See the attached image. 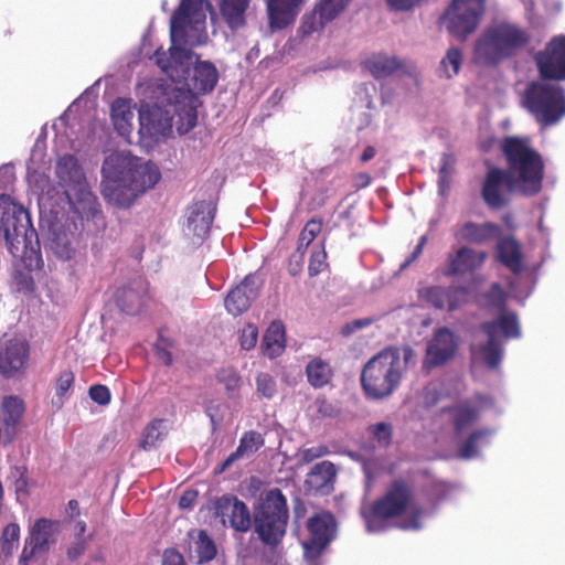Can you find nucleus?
I'll return each instance as SVG.
<instances>
[{"mask_svg": "<svg viewBox=\"0 0 565 565\" xmlns=\"http://www.w3.org/2000/svg\"><path fill=\"white\" fill-rule=\"evenodd\" d=\"M490 307L499 310L505 309L507 294L499 282H493L490 289L482 295Z\"/></svg>", "mask_w": 565, "mask_h": 565, "instance_id": "obj_52", "label": "nucleus"}, {"mask_svg": "<svg viewBox=\"0 0 565 565\" xmlns=\"http://www.w3.org/2000/svg\"><path fill=\"white\" fill-rule=\"evenodd\" d=\"M162 565H186L180 552L174 548H168L163 553Z\"/></svg>", "mask_w": 565, "mask_h": 565, "instance_id": "obj_62", "label": "nucleus"}, {"mask_svg": "<svg viewBox=\"0 0 565 565\" xmlns=\"http://www.w3.org/2000/svg\"><path fill=\"white\" fill-rule=\"evenodd\" d=\"M486 0H452L443 15V22L448 32L460 41L478 28L484 12Z\"/></svg>", "mask_w": 565, "mask_h": 565, "instance_id": "obj_10", "label": "nucleus"}, {"mask_svg": "<svg viewBox=\"0 0 565 565\" xmlns=\"http://www.w3.org/2000/svg\"><path fill=\"white\" fill-rule=\"evenodd\" d=\"M495 258L511 273L518 275L523 270V256L520 243L512 236L497 238Z\"/></svg>", "mask_w": 565, "mask_h": 565, "instance_id": "obj_28", "label": "nucleus"}, {"mask_svg": "<svg viewBox=\"0 0 565 565\" xmlns=\"http://www.w3.org/2000/svg\"><path fill=\"white\" fill-rule=\"evenodd\" d=\"M75 375L70 369L62 371L55 382L56 396L63 398L74 385Z\"/></svg>", "mask_w": 565, "mask_h": 565, "instance_id": "obj_55", "label": "nucleus"}, {"mask_svg": "<svg viewBox=\"0 0 565 565\" xmlns=\"http://www.w3.org/2000/svg\"><path fill=\"white\" fill-rule=\"evenodd\" d=\"M363 65L375 78L387 77L402 67L396 57L383 54L369 57Z\"/></svg>", "mask_w": 565, "mask_h": 565, "instance_id": "obj_36", "label": "nucleus"}, {"mask_svg": "<svg viewBox=\"0 0 565 565\" xmlns=\"http://www.w3.org/2000/svg\"><path fill=\"white\" fill-rule=\"evenodd\" d=\"M469 351L473 363H480L488 370H497L502 362L504 348L499 338L487 337L483 343H471Z\"/></svg>", "mask_w": 565, "mask_h": 565, "instance_id": "obj_26", "label": "nucleus"}, {"mask_svg": "<svg viewBox=\"0 0 565 565\" xmlns=\"http://www.w3.org/2000/svg\"><path fill=\"white\" fill-rule=\"evenodd\" d=\"M198 498V492L195 490H186L183 492V494L180 497L179 505L182 509H189L192 508L195 500Z\"/></svg>", "mask_w": 565, "mask_h": 565, "instance_id": "obj_64", "label": "nucleus"}, {"mask_svg": "<svg viewBox=\"0 0 565 565\" xmlns=\"http://www.w3.org/2000/svg\"><path fill=\"white\" fill-rule=\"evenodd\" d=\"M367 433L377 446L387 448L393 439V426L391 423L380 422L367 427Z\"/></svg>", "mask_w": 565, "mask_h": 565, "instance_id": "obj_45", "label": "nucleus"}, {"mask_svg": "<svg viewBox=\"0 0 565 565\" xmlns=\"http://www.w3.org/2000/svg\"><path fill=\"white\" fill-rule=\"evenodd\" d=\"M533 62L543 81H565V34L553 36L533 56Z\"/></svg>", "mask_w": 565, "mask_h": 565, "instance_id": "obj_13", "label": "nucleus"}, {"mask_svg": "<svg viewBox=\"0 0 565 565\" xmlns=\"http://www.w3.org/2000/svg\"><path fill=\"white\" fill-rule=\"evenodd\" d=\"M175 115L178 117L177 130L180 135H184L195 127L198 121V111L191 98L188 103H183L175 107Z\"/></svg>", "mask_w": 565, "mask_h": 565, "instance_id": "obj_38", "label": "nucleus"}, {"mask_svg": "<svg viewBox=\"0 0 565 565\" xmlns=\"http://www.w3.org/2000/svg\"><path fill=\"white\" fill-rule=\"evenodd\" d=\"M501 151L516 184V193L523 196H535L543 189L545 163L541 153L535 150L529 138L518 136L504 137Z\"/></svg>", "mask_w": 565, "mask_h": 565, "instance_id": "obj_5", "label": "nucleus"}, {"mask_svg": "<svg viewBox=\"0 0 565 565\" xmlns=\"http://www.w3.org/2000/svg\"><path fill=\"white\" fill-rule=\"evenodd\" d=\"M456 163V158L452 153H444L441 157V163L439 168V183L446 184L448 183L449 175L454 171V167Z\"/></svg>", "mask_w": 565, "mask_h": 565, "instance_id": "obj_57", "label": "nucleus"}, {"mask_svg": "<svg viewBox=\"0 0 565 565\" xmlns=\"http://www.w3.org/2000/svg\"><path fill=\"white\" fill-rule=\"evenodd\" d=\"M412 349L405 350L404 358L399 349L386 348L371 358L361 372V386L370 399H383L398 387L406 371Z\"/></svg>", "mask_w": 565, "mask_h": 565, "instance_id": "obj_6", "label": "nucleus"}, {"mask_svg": "<svg viewBox=\"0 0 565 565\" xmlns=\"http://www.w3.org/2000/svg\"><path fill=\"white\" fill-rule=\"evenodd\" d=\"M134 113L129 103L124 98H117L111 104V120L115 129L122 137H128L131 132Z\"/></svg>", "mask_w": 565, "mask_h": 565, "instance_id": "obj_35", "label": "nucleus"}, {"mask_svg": "<svg viewBox=\"0 0 565 565\" xmlns=\"http://www.w3.org/2000/svg\"><path fill=\"white\" fill-rule=\"evenodd\" d=\"M149 300V284L142 278H136L116 291V305L127 315H138Z\"/></svg>", "mask_w": 565, "mask_h": 565, "instance_id": "obj_21", "label": "nucleus"}, {"mask_svg": "<svg viewBox=\"0 0 565 565\" xmlns=\"http://www.w3.org/2000/svg\"><path fill=\"white\" fill-rule=\"evenodd\" d=\"M256 391L265 398H273L277 392L275 379L268 373H259L256 377Z\"/></svg>", "mask_w": 565, "mask_h": 565, "instance_id": "obj_54", "label": "nucleus"}, {"mask_svg": "<svg viewBox=\"0 0 565 565\" xmlns=\"http://www.w3.org/2000/svg\"><path fill=\"white\" fill-rule=\"evenodd\" d=\"M60 532L58 521L46 518L35 520L29 529L18 564L30 565L40 556L47 554L51 545L55 544Z\"/></svg>", "mask_w": 565, "mask_h": 565, "instance_id": "obj_12", "label": "nucleus"}, {"mask_svg": "<svg viewBox=\"0 0 565 565\" xmlns=\"http://www.w3.org/2000/svg\"><path fill=\"white\" fill-rule=\"evenodd\" d=\"M486 258V252H479L469 246H461L447 255L441 274L445 277L470 275L483 265Z\"/></svg>", "mask_w": 565, "mask_h": 565, "instance_id": "obj_16", "label": "nucleus"}, {"mask_svg": "<svg viewBox=\"0 0 565 565\" xmlns=\"http://www.w3.org/2000/svg\"><path fill=\"white\" fill-rule=\"evenodd\" d=\"M86 550V540L85 539H76L75 542L67 548V558L70 561L77 559L81 555L84 554Z\"/></svg>", "mask_w": 565, "mask_h": 565, "instance_id": "obj_63", "label": "nucleus"}, {"mask_svg": "<svg viewBox=\"0 0 565 565\" xmlns=\"http://www.w3.org/2000/svg\"><path fill=\"white\" fill-rule=\"evenodd\" d=\"M140 130H145L149 136L158 138L169 135L172 130L173 117L161 108H153L146 113H140Z\"/></svg>", "mask_w": 565, "mask_h": 565, "instance_id": "obj_30", "label": "nucleus"}, {"mask_svg": "<svg viewBox=\"0 0 565 565\" xmlns=\"http://www.w3.org/2000/svg\"><path fill=\"white\" fill-rule=\"evenodd\" d=\"M249 0H222L220 12L232 30H237L245 24V12Z\"/></svg>", "mask_w": 565, "mask_h": 565, "instance_id": "obj_33", "label": "nucleus"}, {"mask_svg": "<svg viewBox=\"0 0 565 565\" xmlns=\"http://www.w3.org/2000/svg\"><path fill=\"white\" fill-rule=\"evenodd\" d=\"M30 347L24 339H10L0 343V373L4 377H14L25 370Z\"/></svg>", "mask_w": 565, "mask_h": 565, "instance_id": "obj_17", "label": "nucleus"}, {"mask_svg": "<svg viewBox=\"0 0 565 565\" xmlns=\"http://www.w3.org/2000/svg\"><path fill=\"white\" fill-rule=\"evenodd\" d=\"M264 445V438L260 433L256 430H248L243 434L239 439V445L235 451L231 452L230 456L221 463L216 473H223L227 470L233 462L241 459L245 455L256 452Z\"/></svg>", "mask_w": 565, "mask_h": 565, "instance_id": "obj_32", "label": "nucleus"}, {"mask_svg": "<svg viewBox=\"0 0 565 565\" xmlns=\"http://www.w3.org/2000/svg\"><path fill=\"white\" fill-rule=\"evenodd\" d=\"M259 285L254 275H248L244 280L233 288L225 298V308L233 316L245 312L257 298Z\"/></svg>", "mask_w": 565, "mask_h": 565, "instance_id": "obj_23", "label": "nucleus"}, {"mask_svg": "<svg viewBox=\"0 0 565 565\" xmlns=\"http://www.w3.org/2000/svg\"><path fill=\"white\" fill-rule=\"evenodd\" d=\"M501 234L502 228L497 223L468 221L456 231L455 237L458 241L480 245L499 238Z\"/></svg>", "mask_w": 565, "mask_h": 565, "instance_id": "obj_25", "label": "nucleus"}, {"mask_svg": "<svg viewBox=\"0 0 565 565\" xmlns=\"http://www.w3.org/2000/svg\"><path fill=\"white\" fill-rule=\"evenodd\" d=\"M330 452L329 447L326 445L313 446L302 451V460L309 463L318 458L329 455Z\"/></svg>", "mask_w": 565, "mask_h": 565, "instance_id": "obj_59", "label": "nucleus"}, {"mask_svg": "<svg viewBox=\"0 0 565 565\" xmlns=\"http://www.w3.org/2000/svg\"><path fill=\"white\" fill-rule=\"evenodd\" d=\"M489 434L488 430H476L469 435V437L465 440L462 446L459 449V458L461 459H471L478 456L479 450L477 448V441Z\"/></svg>", "mask_w": 565, "mask_h": 565, "instance_id": "obj_50", "label": "nucleus"}, {"mask_svg": "<svg viewBox=\"0 0 565 565\" xmlns=\"http://www.w3.org/2000/svg\"><path fill=\"white\" fill-rule=\"evenodd\" d=\"M215 212L216 206L210 201L193 202L185 212V234L196 238L199 242L205 239L210 234Z\"/></svg>", "mask_w": 565, "mask_h": 565, "instance_id": "obj_18", "label": "nucleus"}, {"mask_svg": "<svg viewBox=\"0 0 565 565\" xmlns=\"http://www.w3.org/2000/svg\"><path fill=\"white\" fill-rule=\"evenodd\" d=\"M322 230V220L312 217L310 218L301 230L298 242H297V248L296 252H299L301 254L306 255L307 248L309 245L317 238V236L320 234Z\"/></svg>", "mask_w": 565, "mask_h": 565, "instance_id": "obj_41", "label": "nucleus"}, {"mask_svg": "<svg viewBox=\"0 0 565 565\" xmlns=\"http://www.w3.org/2000/svg\"><path fill=\"white\" fill-rule=\"evenodd\" d=\"M328 267L327 252L324 247V241L321 243V248L315 250L309 259L308 274L310 277L318 276Z\"/></svg>", "mask_w": 565, "mask_h": 565, "instance_id": "obj_53", "label": "nucleus"}, {"mask_svg": "<svg viewBox=\"0 0 565 565\" xmlns=\"http://www.w3.org/2000/svg\"><path fill=\"white\" fill-rule=\"evenodd\" d=\"M160 178L161 172L154 163L145 162L139 158L138 164L132 168L125 182L118 207H129L138 196L152 189Z\"/></svg>", "mask_w": 565, "mask_h": 565, "instance_id": "obj_14", "label": "nucleus"}, {"mask_svg": "<svg viewBox=\"0 0 565 565\" xmlns=\"http://www.w3.org/2000/svg\"><path fill=\"white\" fill-rule=\"evenodd\" d=\"M217 381L224 385L228 397L233 398L238 395L242 386V377L233 367L221 369L216 374Z\"/></svg>", "mask_w": 565, "mask_h": 565, "instance_id": "obj_44", "label": "nucleus"}, {"mask_svg": "<svg viewBox=\"0 0 565 565\" xmlns=\"http://www.w3.org/2000/svg\"><path fill=\"white\" fill-rule=\"evenodd\" d=\"M20 525L15 522L9 523L3 527L0 537V545L1 553L6 557L12 556L13 553L15 552L20 540Z\"/></svg>", "mask_w": 565, "mask_h": 565, "instance_id": "obj_42", "label": "nucleus"}, {"mask_svg": "<svg viewBox=\"0 0 565 565\" xmlns=\"http://www.w3.org/2000/svg\"><path fill=\"white\" fill-rule=\"evenodd\" d=\"M303 0H268L267 11L270 25L281 29L297 17Z\"/></svg>", "mask_w": 565, "mask_h": 565, "instance_id": "obj_31", "label": "nucleus"}, {"mask_svg": "<svg viewBox=\"0 0 565 565\" xmlns=\"http://www.w3.org/2000/svg\"><path fill=\"white\" fill-rule=\"evenodd\" d=\"M88 395L93 402L100 406H106L110 403L111 394L109 388L103 384L92 385L88 390Z\"/></svg>", "mask_w": 565, "mask_h": 565, "instance_id": "obj_56", "label": "nucleus"}, {"mask_svg": "<svg viewBox=\"0 0 565 565\" xmlns=\"http://www.w3.org/2000/svg\"><path fill=\"white\" fill-rule=\"evenodd\" d=\"M305 254H301L299 252H296L291 254L288 263V273L291 276H297L301 273L303 262H305Z\"/></svg>", "mask_w": 565, "mask_h": 565, "instance_id": "obj_60", "label": "nucleus"}, {"mask_svg": "<svg viewBox=\"0 0 565 565\" xmlns=\"http://www.w3.org/2000/svg\"><path fill=\"white\" fill-rule=\"evenodd\" d=\"M288 520L287 499L281 490L274 488L264 491L254 512L255 531L262 542L277 546L286 533Z\"/></svg>", "mask_w": 565, "mask_h": 565, "instance_id": "obj_8", "label": "nucleus"}, {"mask_svg": "<svg viewBox=\"0 0 565 565\" xmlns=\"http://www.w3.org/2000/svg\"><path fill=\"white\" fill-rule=\"evenodd\" d=\"M446 291H447L446 309L448 311L457 310L467 302L468 290L466 287L449 286V287H446Z\"/></svg>", "mask_w": 565, "mask_h": 565, "instance_id": "obj_51", "label": "nucleus"}, {"mask_svg": "<svg viewBox=\"0 0 565 565\" xmlns=\"http://www.w3.org/2000/svg\"><path fill=\"white\" fill-rule=\"evenodd\" d=\"M351 0H319L310 13L305 14L299 31L302 35H310L322 30L335 19Z\"/></svg>", "mask_w": 565, "mask_h": 565, "instance_id": "obj_19", "label": "nucleus"}, {"mask_svg": "<svg viewBox=\"0 0 565 565\" xmlns=\"http://www.w3.org/2000/svg\"><path fill=\"white\" fill-rule=\"evenodd\" d=\"M51 249L63 260H70L75 254V248L65 234H55L51 241Z\"/></svg>", "mask_w": 565, "mask_h": 565, "instance_id": "obj_49", "label": "nucleus"}, {"mask_svg": "<svg viewBox=\"0 0 565 565\" xmlns=\"http://www.w3.org/2000/svg\"><path fill=\"white\" fill-rule=\"evenodd\" d=\"M419 297L436 309H439V310L446 309V305H447L446 287L430 286V287L423 288L419 291Z\"/></svg>", "mask_w": 565, "mask_h": 565, "instance_id": "obj_47", "label": "nucleus"}, {"mask_svg": "<svg viewBox=\"0 0 565 565\" xmlns=\"http://www.w3.org/2000/svg\"><path fill=\"white\" fill-rule=\"evenodd\" d=\"M516 192V184L511 173L498 166H488L480 184V196L491 211L509 206L511 193Z\"/></svg>", "mask_w": 565, "mask_h": 565, "instance_id": "obj_11", "label": "nucleus"}, {"mask_svg": "<svg viewBox=\"0 0 565 565\" xmlns=\"http://www.w3.org/2000/svg\"><path fill=\"white\" fill-rule=\"evenodd\" d=\"M138 157L128 151H114L109 153L102 167V194L104 199L116 206L119 205L125 182L131 170L138 164Z\"/></svg>", "mask_w": 565, "mask_h": 565, "instance_id": "obj_9", "label": "nucleus"}, {"mask_svg": "<svg viewBox=\"0 0 565 565\" xmlns=\"http://www.w3.org/2000/svg\"><path fill=\"white\" fill-rule=\"evenodd\" d=\"M478 418V409L468 405H460L456 408L454 428L456 433L463 431Z\"/></svg>", "mask_w": 565, "mask_h": 565, "instance_id": "obj_48", "label": "nucleus"}, {"mask_svg": "<svg viewBox=\"0 0 565 565\" xmlns=\"http://www.w3.org/2000/svg\"><path fill=\"white\" fill-rule=\"evenodd\" d=\"M335 527V519L330 512H321L309 518L307 522L309 539L303 542L305 557L311 561L317 559L333 540Z\"/></svg>", "mask_w": 565, "mask_h": 565, "instance_id": "obj_15", "label": "nucleus"}, {"mask_svg": "<svg viewBox=\"0 0 565 565\" xmlns=\"http://www.w3.org/2000/svg\"><path fill=\"white\" fill-rule=\"evenodd\" d=\"M532 42L525 28L511 21L489 24L478 38L473 60L478 65L497 66L524 51Z\"/></svg>", "mask_w": 565, "mask_h": 565, "instance_id": "obj_3", "label": "nucleus"}, {"mask_svg": "<svg viewBox=\"0 0 565 565\" xmlns=\"http://www.w3.org/2000/svg\"><path fill=\"white\" fill-rule=\"evenodd\" d=\"M462 62V53L457 47H451L447 51L446 56L440 62V72L447 77L451 78L460 71Z\"/></svg>", "mask_w": 565, "mask_h": 565, "instance_id": "obj_46", "label": "nucleus"}, {"mask_svg": "<svg viewBox=\"0 0 565 565\" xmlns=\"http://www.w3.org/2000/svg\"><path fill=\"white\" fill-rule=\"evenodd\" d=\"M258 339V331L257 328L253 324H248L242 330V334L239 337L241 347L244 350H250L253 349Z\"/></svg>", "mask_w": 565, "mask_h": 565, "instance_id": "obj_58", "label": "nucleus"}, {"mask_svg": "<svg viewBox=\"0 0 565 565\" xmlns=\"http://www.w3.org/2000/svg\"><path fill=\"white\" fill-rule=\"evenodd\" d=\"M265 353L274 359L278 356L285 348V328L281 322L274 321L268 327L262 343Z\"/></svg>", "mask_w": 565, "mask_h": 565, "instance_id": "obj_37", "label": "nucleus"}, {"mask_svg": "<svg viewBox=\"0 0 565 565\" xmlns=\"http://www.w3.org/2000/svg\"><path fill=\"white\" fill-rule=\"evenodd\" d=\"M218 82V71L212 62L196 61L189 79V87L198 94H207Z\"/></svg>", "mask_w": 565, "mask_h": 565, "instance_id": "obj_29", "label": "nucleus"}, {"mask_svg": "<svg viewBox=\"0 0 565 565\" xmlns=\"http://www.w3.org/2000/svg\"><path fill=\"white\" fill-rule=\"evenodd\" d=\"M457 347L456 335L449 328L437 329L427 345L425 365L435 367L445 364L454 358Z\"/></svg>", "mask_w": 565, "mask_h": 565, "instance_id": "obj_20", "label": "nucleus"}, {"mask_svg": "<svg viewBox=\"0 0 565 565\" xmlns=\"http://www.w3.org/2000/svg\"><path fill=\"white\" fill-rule=\"evenodd\" d=\"M163 419H153L143 429L139 447L146 451L151 450L162 440Z\"/></svg>", "mask_w": 565, "mask_h": 565, "instance_id": "obj_43", "label": "nucleus"}, {"mask_svg": "<svg viewBox=\"0 0 565 565\" xmlns=\"http://www.w3.org/2000/svg\"><path fill=\"white\" fill-rule=\"evenodd\" d=\"M426 243H427V236L423 235L419 238L418 244L416 245V247L414 248L412 254L401 264V269L402 270L406 269L408 266H411V264H413L415 260H417L419 258V256L422 255L423 249H424Z\"/></svg>", "mask_w": 565, "mask_h": 565, "instance_id": "obj_61", "label": "nucleus"}, {"mask_svg": "<svg viewBox=\"0 0 565 565\" xmlns=\"http://www.w3.org/2000/svg\"><path fill=\"white\" fill-rule=\"evenodd\" d=\"M306 375L312 387L321 388L331 382L333 377V370L329 362L316 356L308 362L306 366Z\"/></svg>", "mask_w": 565, "mask_h": 565, "instance_id": "obj_34", "label": "nucleus"}, {"mask_svg": "<svg viewBox=\"0 0 565 565\" xmlns=\"http://www.w3.org/2000/svg\"><path fill=\"white\" fill-rule=\"evenodd\" d=\"M414 499L413 488L407 481L403 479L392 481L384 494L362 512L367 529L375 532L382 531L390 520L401 518L409 511L411 516L402 527L419 530L424 509L416 504Z\"/></svg>", "mask_w": 565, "mask_h": 565, "instance_id": "obj_4", "label": "nucleus"}, {"mask_svg": "<svg viewBox=\"0 0 565 565\" xmlns=\"http://www.w3.org/2000/svg\"><path fill=\"white\" fill-rule=\"evenodd\" d=\"M213 7L207 0H181L178 9L171 17L170 36L172 47L170 53L158 49L154 53L156 64L163 71L172 66V60L180 52L183 57L190 60L193 55L191 50H180L179 44L198 46L205 43L207 35L205 32L206 11H212Z\"/></svg>", "mask_w": 565, "mask_h": 565, "instance_id": "obj_2", "label": "nucleus"}, {"mask_svg": "<svg viewBox=\"0 0 565 565\" xmlns=\"http://www.w3.org/2000/svg\"><path fill=\"white\" fill-rule=\"evenodd\" d=\"M0 233L3 234L9 252L17 258L13 280L18 291L33 292L36 284L45 278L38 234L28 211L9 196L0 198Z\"/></svg>", "mask_w": 565, "mask_h": 565, "instance_id": "obj_1", "label": "nucleus"}, {"mask_svg": "<svg viewBox=\"0 0 565 565\" xmlns=\"http://www.w3.org/2000/svg\"><path fill=\"white\" fill-rule=\"evenodd\" d=\"M215 515L222 519L228 518L230 525L239 532H247L250 529V513L247 505L235 497L223 495L214 503Z\"/></svg>", "mask_w": 565, "mask_h": 565, "instance_id": "obj_22", "label": "nucleus"}, {"mask_svg": "<svg viewBox=\"0 0 565 565\" xmlns=\"http://www.w3.org/2000/svg\"><path fill=\"white\" fill-rule=\"evenodd\" d=\"M479 329L487 337L499 338V333H501L505 340L521 337L519 318L514 311H503L497 319L480 323Z\"/></svg>", "mask_w": 565, "mask_h": 565, "instance_id": "obj_27", "label": "nucleus"}, {"mask_svg": "<svg viewBox=\"0 0 565 565\" xmlns=\"http://www.w3.org/2000/svg\"><path fill=\"white\" fill-rule=\"evenodd\" d=\"M554 81H531L521 96L522 107L542 127L558 124L565 117V88Z\"/></svg>", "mask_w": 565, "mask_h": 565, "instance_id": "obj_7", "label": "nucleus"}, {"mask_svg": "<svg viewBox=\"0 0 565 565\" xmlns=\"http://www.w3.org/2000/svg\"><path fill=\"white\" fill-rule=\"evenodd\" d=\"M79 172L78 161L73 154H65L58 158L55 173L61 182L68 183L75 181L79 177Z\"/></svg>", "mask_w": 565, "mask_h": 565, "instance_id": "obj_39", "label": "nucleus"}, {"mask_svg": "<svg viewBox=\"0 0 565 565\" xmlns=\"http://www.w3.org/2000/svg\"><path fill=\"white\" fill-rule=\"evenodd\" d=\"M338 475L335 465L329 460L316 463L307 475L305 481L309 492L320 495H329L334 490Z\"/></svg>", "mask_w": 565, "mask_h": 565, "instance_id": "obj_24", "label": "nucleus"}, {"mask_svg": "<svg viewBox=\"0 0 565 565\" xmlns=\"http://www.w3.org/2000/svg\"><path fill=\"white\" fill-rule=\"evenodd\" d=\"M195 554L199 564L213 561L217 554L215 542L205 530H199L195 541Z\"/></svg>", "mask_w": 565, "mask_h": 565, "instance_id": "obj_40", "label": "nucleus"}]
</instances>
